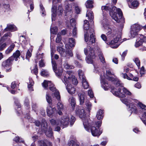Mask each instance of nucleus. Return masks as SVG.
<instances>
[{"mask_svg": "<svg viewBox=\"0 0 146 146\" xmlns=\"http://www.w3.org/2000/svg\"><path fill=\"white\" fill-rule=\"evenodd\" d=\"M31 72L36 75H37L38 72V69L36 65H35L34 69L31 70Z\"/></svg>", "mask_w": 146, "mask_h": 146, "instance_id": "obj_48", "label": "nucleus"}, {"mask_svg": "<svg viewBox=\"0 0 146 146\" xmlns=\"http://www.w3.org/2000/svg\"><path fill=\"white\" fill-rule=\"evenodd\" d=\"M86 105L89 111L90 112L91 109V104L90 102L88 101L86 102Z\"/></svg>", "mask_w": 146, "mask_h": 146, "instance_id": "obj_45", "label": "nucleus"}, {"mask_svg": "<svg viewBox=\"0 0 146 146\" xmlns=\"http://www.w3.org/2000/svg\"><path fill=\"white\" fill-rule=\"evenodd\" d=\"M108 37L113 38L118 36L117 32L114 30L110 29L106 34Z\"/></svg>", "mask_w": 146, "mask_h": 146, "instance_id": "obj_21", "label": "nucleus"}, {"mask_svg": "<svg viewBox=\"0 0 146 146\" xmlns=\"http://www.w3.org/2000/svg\"><path fill=\"white\" fill-rule=\"evenodd\" d=\"M101 121H98L94 124L93 122L89 121V129L90 130L88 132H91L92 135L94 136H99L102 133V131L100 129L98 131V129L101 126L102 124Z\"/></svg>", "mask_w": 146, "mask_h": 146, "instance_id": "obj_7", "label": "nucleus"}, {"mask_svg": "<svg viewBox=\"0 0 146 146\" xmlns=\"http://www.w3.org/2000/svg\"><path fill=\"white\" fill-rule=\"evenodd\" d=\"M13 58L12 57H10L6 61L3 62L2 64L3 66L5 68L11 66L13 60Z\"/></svg>", "mask_w": 146, "mask_h": 146, "instance_id": "obj_20", "label": "nucleus"}, {"mask_svg": "<svg viewBox=\"0 0 146 146\" xmlns=\"http://www.w3.org/2000/svg\"><path fill=\"white\" fill-rule=\"evenodd\" d=\"M20 40L21 42V43L23 45H27V43L26 41L25 37V36L22 35L20 37Z\"/></svg>", "mask_w": 146, "mask_h": 146, "instance_id": "obj_35", "label": "nucleus"}, {"mask_svg": "<svg viewBox=\"0 0 146 146\" xmlns=\"http://www.w3.org/2000/svg\"><path fill=\"white\" fill-rule=\"evenodd\" d=\"M33 47L31 46L30 48L28 50L26 54V58L27 59H29L31 56V52H32Z\"/></svg>", "mask_w": 146, "mask_h": 146, "instance_id": "obj_33", "label": "nucleus"}, {"mask_svg": "<svg viewBox=\"0 0 146 146\" xmlns=\"http://www.w3.org/2000/svg\"><path fill=\"white\" fill-rule=\"evenodd\" d=\"M127 51L125 50L122 53L121 56L122 57V59L123 60L124 59V58L125 56H126L127 53Z\"/></svg>", "mask_w": 146, "mask_h": 146, "instance_id": "obj_63", "label": "nucleus"}, {"mask_svg": "<svg viewBox=\"0 0 146 146\" xmlns=\"http://www.w3.org/2000/svg\"><path fill=\"white\" fill-rule=\"evenodd\" d=\"M25 117L29 119L31 122L34 123L36 126L38 127L41 125L42 131L45 133L46 136L52 139H53V133L52 131V128L49 127L48 129H47V123L45 120H42V123L41 124L40 122L38 120L35 121L34 122L32 120L33 119L29 116V113H27Z\"/></svg>", "mask_w": 146, "mask_h": 146, "instance_id": "obj_3", "label": "nucleus"}, {"mask_svg": "<svg viewBox=\"0 0 146 146\" xmlns=\"http://www.w3.org/2000/svg\"><path fill=\"white\" fill-rule=\"evenodd\" d=\"M121 89L120 88L118 89V91H116V89L115 88H112L111 91L112 94L116 96L119 97L123 98L125 97V94L121 92Z\"/></svg>", "mask_w": 146, "mask_h": 146, "instance_id": "obj_18", "label": "nucleus"}, {"mask_svg": "<svg viewBox=\"0 0 146 146\" xmlns=\"http://www.w3.org/2000/svg\"><path fill=\"white\" fill-rule=\"evenodd\" d=\"M42 84V86L45 89H47L48 87H49V89L53 93L52 94V96L54 94L58 100L60 99V97L59 91L54 86L51 81L44 80Z\"/></svg>", "mask_w": 146, "mask_h": 146, "instance_id": "obj_8", "label": "nucleus"}, {"mask_svg": "<svg viewBox=\"0 0 146 146\" xmlns=\"http://www.w3.org/2000/svg\"><path fill=\"white\" fill-rule=\"evenodd\" d=\"M15 46V45L14 44H13L10 45L5 51V53L7 54H8L11 52L14 49Z\"/></svg>", "mask_w": 146, "mask_h": 146, "instance_id": "obj_36", "label": "nucleus"}, {"mask_svg": "<svg viewBox=\"0 0 146 146\" xmlns=\"http://www.w3.org/2000/svg\"><path fill=\"white\" fill-rule=\"evenodd\" d=\"M143 27L138 24H135L132 25L131 27L130 34L131 37L134 38L138 35V32L142 29Z\"/></svg>", "mask_w": 146, "mask_h": 146, "instance_id": "obj_13", "label": "nucleus"}, {"mask_svg": "<svg viewBox=\"0 0 146 146\" xmlns=\"http://www.w3.org/2000/svg\"><path fill=\"white\" fill-rule=\"evenodd\" d=\"M69 100L70 102V104L72 108L75 107L76 104L75 99L72 97L70 98Z\"/></svg>", "mask_w": 146, "mask_h": 146, "instance_id": "obj_38", "label": "nucleus"}, {"mask_svg": "<svg viewBox=\"0 0 146 146\" xmlns=\"http://www.w3.org/2000/svg\"><path fill=\"white\" fill-rule=\"evenodd\" d=\"M57 51L60 54L64 51V49H63L61 47H58L57 48Z\"/></svg>", "mask_w": 146, "mask_h": 146, "instance_id": "obj_56", "label": "nucleus"}, {"mask_svg": "<svg viewBox=\"0 0 146 146\" xmlns=\"http://www.w3.org/2000/svg\"><path fill=\"white\" fill-rule=\"evenodd\" d=\"M75 9L76 13L77 14L79 13L81 11L80 9L78 6H75Z\"/></svg>", "mask_w": 146, "mask_h": 146, "instance_id": "obj_59", "label": "nucleus"}, {"mask_svg": "<svg viewBox=\"0 0 146 146\" xmlns=\"http://www.w3.org/2000/svg\"><path fill=\"white\" fill-rule=\"evenodd\" d=\"M78 75L80 78L82 80V84L83 87L84 89H87L89 86L88 82L86 81V77L84 73L81 70H78Z\"/></svg>", "mask_w": 146, "mask_h": 146, "instance_id": "obj_14", "label": "nucleus"}, {"mask_svg": "<svg viewBox=\"0 0 146 146\" xmlns=\"http://www.w3.org/2000/svg\"><path fill=\"white\" fill-rule=\"evenodd\" d=\"M143 40L141 38H138L136 40L135 46L136 47H138L141 46L142 44Z\"/></svg>", "mask_w": 146, "mask_h": 146, "instance_id": "obj_31", "label": "nucleus"}, {"mask_svg": "<svg viewBox=\"0 0 146 146\" xmlns=\"http://www.w3.org/2000/svg\"><path fill=\"white\" fill-rule=\"evenodd\" d=\"M143 27L138 24H135L132 25L131 27L130 34L131 37L134 38L138 35V32L142 29Z\"/></svg>", "mask_w": 146, "mask_h": 146, "instance_id": "obj_12", "label": "nucleus"}, {"mask_svg": "<svg viewBox=\"0 0 146 146\" xmlns=\"http://www.w3.org/2000/svg\"><path fill=\"white\" fill-rule=\"evenodd\" d=\"M89 23L88 21L86 20H85L84 21V37L85 40L86 42H87L88 41L89 35L87 31L89 28Z\"/></svg>", "mask_w": 146, "mask_h": 146, "instance_id": "obj_16", "label": "nucleus"}, {"mask_svg": "<svg viewBox=\"0 0 146 146\" xmlns=\"http://www.w3.org/2000/svg\"><path fill=\"white\" fill-rule=\"evenodd\" d=\"M102 10L103 11H110L111 10V8L108 6H102L101 8Z\"/></svg>", "mask_w": 146, "mask_h": 146, "instance_id": "obj_57", "label": "nucleus"}, {"mask_svg": "<svg viewBox=\"0 0 146 146\" xmlns=\"http://www.w3.org/2000/svg\"><path fill=\"white\" fill-rule=\"evenodd\" d=\"M63 65L64 68L66 69H72L74 68L73 66L69 65L67 62H66L64 63Z\"/></svg>", "mask_w": 146, "mask_h": 146, "instance_id": "obj_40", "label": "nucleus"}, {"mask_svg": "<svg viewBox=\"0 0 146 146\" xmlns=\"http://www.w3.org/2000/svg\"><path fill=\"white\" fill-rule=\"evenodd\" d=\"M133 60L137 66L138 68H140V62L139 59L137 58H135Z\"/></svg>", "mask_w": 146, "mask_h": 146, "instance_id": "obj_43", "label": "nucleus"}, {"mask_svg": "<svg viewBox=\"0 0 146 146\" xmlns=\"http://www.w3.org/2000/svg\"><path fill=\"white\" fill-rule=\"evenodd\" d=\"M69 45L71 47H74L75 44L74 40L73 38H70L69 39Z\"/></svg>", "mask_w": 146, "mask_h": 146, "instance_id": "obj_39", "label": "nucleus"}, {"mask_svg": "<svg viewBox=\"0 0 146 146\" xmlns=\"http://www.w3.org/2000/svg\"><path fill=\"white\" fill-rule=\"evenodd\" d=\"M65 9V11L66 13V15L67 16L71 15L72 9V5L70 4L67 5L66 6Z\"/></svg>", "mask_w": 146, "mask_h": 146, "instance_id": "obj_23", "label": "nucleus"}, {"mask_svg": "<svg viewBox=\"0 0 146 146\" xmlns=\"http://www.w3.org/2000/svg\"><path fill=\"white\" fill-rule=\"evenodd\" d=\"M119 39V36H117V37H115L113 40H111L107 44H109L111 48H116L119 45L118 43Z\"/></svg>", "mask_w": 146, "mask_h": 146, "instance_id": "obj_15", "label": "nucleus"}, {"mask_svg": "<svg viewBox=\"0 0 146 146\" xmlns=\"http://www.w3.org/2000/svg\"><path fill=\"white\" fill-rule=\"evenodd\" d=\"M66 85V89L70 94H72L75 93V89L74 87H72L71 85L70 84H67V85Z\"/></svg>", "mask_w": 146, "mask_h": 146, "instance_id": "obj_24", "label": "nucleus"}, {"mask_svg": "<svg viewBox=\"0 0 146 146\" xmlns=\"http://www.w3.org/2000/svg\"><path fill=\"white\" fill-rule=\"evenodd\" d=\"M72 72L69 71H67L65 75L64 76V81L62 80L63 82L64 83L65 85L67 84H70V83L71 81L72 80V84L75 85H76L78 81L77 79L74 76H72Z\"/></svg>", "mask_w": 146, "mask_h": 146, "instance_id": "obj_10", "label": "nucleus"}, {"mask_svg": "<svg viewBox=\"0 0 146 146\" xmlns=\"http://www.w3.org/2000/svg\"><path fill=\"white\" fill-rule=\"evenodd\" d=\"M75 119L74 116L70 114H68L63 116L59 120H55L52 119L50 120V121L53 126L60 125V126L66 127L68 125L69 122L70 125L72 126Z\"/></svg>", "mask_w": 146, "mask_h": 146, "instance_id": "obj_2", "label": "nucleus"}, {"mask_svg": "<svg viewBox=\"0 0 146 146\" xmlns=\"http://www.w3.org/2000/svg\"><path fill=\"white\" fill-rule=\"evenodd\" d=\"M145 71L144 66H143L141 68L140 71V73L141 75V76H142L143 75L145 74Z\"/></svg>", "mask_w": 146, "mask_h": 146, "instance_id": "obj_54", "label": "nucleus"}, {"mask_svg": "<svg viewBox=\"0 0 146 146\" xmlns=\"http://www.w3.org/2000/svg\"><path fill=\"white\" fill-rule=\"evenodd\" d=\"M90 33L91 34L89 38V41L88 43V45L87 47L84 49V53L86 55H88L86 58V60L87 63L92 64L93 63V59L96 57L94 50L92 48H91L89 45L94 43L96 42V38L94 34V30L93 28L90 29Z\"/></svg>", "mask_w": 146, "mask_h": 146, "instance_id": "obj_1", "label": "nucleus"}, {"mask_svg": "<svg viewBox=\"0 0 146 146\" xmlns=\"http://www.w3.org/2000/svg\"><path fill=\"white\" fill-rule=\"evenodd\" d=\"M128 3L129 4V3H131V8L133 9H135L137 8L139 6V3L138 1L136 0H133L131 2H128Z\"/></svg>", "mask_w": 146, "mask_h": 146, "instance_id": "obj_30", "label": "nucleus"}, {"mask_svg": "<svg viewBox=\"0 0 146 146\" xmlns=\"http://www.w3.org/2000/svg\"><path fill=\"white\" fill-rule=\"evenodd\" d=\"M34 82L31 78H29V82L28 83V88L29 90L30 91H33V86Z\"/></svg>", "mask_w": 146, "mask_h": 146, "instance_id": "obj_27", "label": "nucleus"}, {"mask_svg": "<svg viewBox=\"0 0 146 146\" xmlns=\"http://www.w3.org/2000/svg\"><path fill=\"white\" fill-rule=\"evenodd\" d=\"M60 55L62 59L65 58V59L69 58L70 56L72 57L73 56L72 52L71 50H67L66 52L64 51Z\"/></svg>", "mask_w": 146, "mask_h": 146, "instance_id": "obj_19", "label": "nucleus"}, {"mask_svg": "<svg viewBox=\"0 0 146 146\" xmlns=\"http://www.w3.org/2000/svg\"><path fill=\"white\" fill-rule=\"evenodd\" d=\"M3 6L4 8L5 9V11L9 10L10 6L9 4H5L3 5Z\"/></svg>", "mask_w": 146, "mask_h": 146, "instance_id": "obj_64", "label": "nucleus"}, {"mask_svg": "<svg viewBox=\"0 0 146 146\" xmlns=\"http://www.w3.org/2000/svg\"><path fill=\"white\" fill-rule=\"evenodd\" d=\"M79 99L80 102V104L82 105L84 103V96L82 94L79 93L78 94Z\"/></svg>", "mask_w": 146, "mask_h": 146, "instance_id": "obj_37", "label": "nucleus"}, {"mask_svg": "<svg viewBox=\"0 0 146 146\" xmlns=\"http://www.w3.org/2000/svg\"><path fill=\"white\" fill-rule=\"evenodd\" d=\"M61 40V37L60 35L59 34H57V37L56 40V43L60 42Z\"/></svg>", "mask_w": 146, "mask_h": 146, "instance_id": "obj_53", "label": "nucleus"}, {"mask_svg": "<svg viewBox=\"0 0 146 146\" xmlns=\"http://www.w3.org/2000/svg\"><path fill=\"white\" fill-rule=\"evenodd\" d=\"M40 74L43 76H47L49 75L48 72L46 70L42 69L40 72Z\"/></svg>", "mask_w": 146, "mask_h": 146, "instance_id": "obj_42", "label": "nucleus"}, {"mask_svg": "<svg viewBox=\"0 0 146 146\" xmlns=\"http://www.w3.org/2000/svg\"><path fill=\"white\" fill-rule=\"evenodd\" d=\"M103 110L101 109L99 110L97 112L96 117L98 119L100 120L102 119L103 117Z\"/></svg>", "mask_w": 146, "mask_h": 146, "instance_id": "obj_28", "label": "nucleus"}, {"mask_svg": "<svg viewBox=\"0 0 146 146\" xmlns=\"http://www.w3.org/2000/svg\"><path fill=\"white\" fill-rule=\"evenodd\" d=\"M11 36V34L10 33H5L0 40V44H1L7 38V37L8 36L10 37Z\"/></svg>", "mask_w": 146, "mask_h": 146, "instance_id": "obj_26", "label": "nucleus"}, {"mask_svg": "<svg viewBox=\"0 0 146 146\" xmlns=\"http://www.w3.org/2000/svg\"><path fill=\"white\" fill-rule=\"evenodd\" d=\"M69 146H79V145L76 141L73 140H71L68 143Z\"/></svg>", "mask_w": 146, "mask_h": 146, "instance_id": "obj_41", "label": "nucleus"}, {"mask_svg": "<svg viewBox=\"0 0 146 146\" xmlns=\"http://www.w3.org/2000/svg\"><path fill=\"white\" fill-rule=\"evenodd\" d=\"M24 104L25 106H26L28 108L29 106V102L28 98H26L24 101Z\"/></svg>", "mask_w": 146, "mask_h": 146, "instance_id": "obj_58", "label": "nucleus"}, {"mask_svg": "<svg viewBox=\"0 0 146 146\" xmlns=\"http://www.w3.org/2000/svg\"><path fill=\"white\" fill-rule=\"evenodd\" d=\"M60 99L59 100H58L59 101L57 103V108H58L59 110H61L63 109V105L62 104L61 102L60 101Z\"/></svg>", "mask_w": 146, "mask_h": 146, "instance_id": "obj_50", "label": "nucleus"}, {"mask_svg": "<svg viewBox=\"0 0 146 146\" xmlns=\"http://www.w3.org/2000/svg\"><path fill=\"white\" fill-rule=\"evenodd\" d=\"M93 1L92 0H88L85 3V5L87 8H91L93 7Z\"/></svg>", "mask_w": 146, "mask_h": 146, "instance_id": "obj_34", "label": "nucleus"}, {"mask_svg": "<svg viewBox=\"0 0 146 146\" xmlns=\"http://www.w3.org/2000/svg\"><path fill=\"white\" fill-rule=\"evenodd\" d=\"M123 91L126 95H130L131 94V92L125 88H123Z\"/></svg>", "mask_w": 146, "mask_h": 146, "instance_id": "obj_52", "label": "nucleus"}, {"mask_svg": "<svg viewBox=\"0 0 146 146\" xmlns=\"http://www.w3.org/2000/svg\"><path fill=\"white\" fill-rule=\"evenodd\" d=\"M88 94L90 98H92L94 96L93 92L91 89L89 90L88 91Z\"/></svg>", "mask_w": 146, "mask_h": 146, "instance_id": "obj_51", "label": "nucleus"}, {"mask_svg": "<svg viewBox=\"0 0 146 146\" xmlns=\"http://www.w3.org/2000/svg\"><path fill=\"white\" fill-rule=\"evenodd\" d=\"M76 113L82 119L85 129L87 131H89V121L90 119L87 117L84 110V109L79 110H77Z\"/></svg>", "mask_w": 146, "mask_h": 146, "instance_id": "obj_9", "label": "nucleus"}, {"mask_svg": "<svg viewBox=\"0 0 146 146\" xmlns=\"http://www.w3.org/2000/svg\"><path fill=\"white\" fill-rule=\"evenodd\" d=\"M39 66L40 67H44L45 66V64L43 60L41 59L39 62Z\"/></svg>", "mask_w": 146, "mask_h": 146, "instance_id": "obj_62", "label": "nucleus"}, {"mask_svg": "<svg viewBox=\"0 0 146 146\" xmlns=\"http://www.w3.org/2000/svg\"><path fill=\"white\" fill-rule=\"evenodd\" d=\"M6 44L3 43L2 44H0V51L3 50L6 47Z\"/></svg>", "mask_w": 146, "mask_h": 146, "instance_id": "obj_61", "label": "nucleus"}, {"mask_svg": "<svg viewBox=\"0 0 146 146\" xmlns=\"http://www.w3.org/2000/svg\"><path fill=\"white\" fill-rule=\"evenodd\" d=\"M121 76L124 79H127L128 80H132V79H131L127 75L126 73H121Z\"/></svg>", "mask_w": 146, "mask_h": 146, "instance_id": "obj_46", "label": "nucleus"}, {"mask_svg": "<svg viewBox=\"0 0 146 146\" xmlns=\"http://www.w3.org/2000/svg\"><path fill=\"white\" fill-rule=\"evenodd\" d=\"M110 16L116 22H121L122 23L125 22L123 16L122 12L119 8H117L116 7L113 6L109 12Z\"/></svg>", "mask_w": 146, "mask_h": 146, "instance_id": "obj_6", "label": "nucleus"}, {"mask_svg": "<svg viewBox=\"0 0 146 146\" xmlns=\"http://www.w3.org/2000/svg\"><path fill=\"white\" fill-rule=\"evenodd\" d=\"M98 55L101 61L104 64H106V63L105 58L102 52H101L100 51L98 53Z\"/></svg>", "mask_w": 146, "mask_h": 146, "instance_id": "obj_32", "label": "nucleus"}, {"mask_svg": "<svg viewBox=\"0 0 146 146\" xmlns=\"http://www.w3.org/2000/svg\"><path fill=\"white\" fill-rule=\"evenodd\" d=\"M52 66L54 72L55 73L56 75L58 77H60L62 75V68L57 69V64L54 61H52Z\"/></svg>", "mask_w": 146, "mask_h": 146, "instance_id": "obj_17", "label": "nucleus"}, {"mask_svg": "<svg viewBox=\"0 0 146 146\" xmlns=\"http://www.w3.org/2000/svg\"><path fill=\"white\" fill-rule=\"evenodd\" d=\"M46 99L47 102L50 105L48 106L46 110L47 115L49 117L52 118L54 116L55 113H56V110L54 108H52L50 106L51 104L52 98L48 92H47L46 94Z\"/></svg>", "mask_w": 146, "mask_h": 146, "instance_id": "obj_11", "label": "nucleus"}, {"mask_svg": "<svg viewBox=\"0 0 146 146\" xmlns=\"http://www.w3.org/2000/svg\"><path fill=\"white\" fill-rule=\"evenodd\" d=\"M86 17H88V19H89L90 22L93 23V20L94 19V15L92 12L91 11H87L86 14Z\"/></svg>", "mask_w": 146, "mask_h": 146, "instance_id": "obj_25", "label": "nucleus"}, {"mask_svg": "<svg viewBox=\"0 0 146 146\" xmlns=\"http://www.w3.org/2000/svg\"><path fill=\"white\" fill-rule=\"evenodd\" d=\"M111 70L112 69L111 68L107 69L106 75H103V76L101 74L100 75L102 86L105 90H108L110 88L106 80L108 79L112 81H114L115 79L113 77V76H114V74L111 72Z\"/></svg>", "mask_w": 146, "mask_h": 146, "instance_id": "obj_5", "label": "nucleus"}, {"mask_svg": "<svg viewBox=\"0 0 146 146\" xmlns=\"http://www.w3.org/2000/svg\"><path fill=\"white\" fill-rule=\"evenodd\" d=\"M77 29L76 27H75L73 30L72 34L74 37H76L77 35Z\"/></svg>", "mask_w": 146, "mask_h": 146, "instance_id": "obj_60", "label": "nucleus"}, {"mask_svg": "<svg viewBox=\"0 0 146 146\" xmlns=\"http://www.w3.org/2000/svg\"><path fill=\"white\" fill-rule=\"evenodd\" d=\"M20 55V52L19 50H17L16 52L13 54V56L11 57H12L13 60L14 59L15 61L18 60V58H19Z\"/></svg>", "mask_w": 146, "mask_h": 146, "instance_id": "obj_29", "label": "nucleus"}, {"mask_svg": "<svg viewBox=\"0 0 146 146\" xmlns=\"http://www.w3.org/2000/svg\"><path fill=\"white\" fill-rule=\"evenodd\" d=\"M57 28L56 27L50 28V32L53 34H55L57 33Z\"/></svg>", "mask_w": 146, "mask_h": 146, "instance_id": "obj_44", "label": "nucleus"}, {"mask_svg": "<svg viewBox=\"0 0 146 146\" xmlns=\"http://www.w3.org/2000/svg\"><path fill=\"white\" fill-rule=\"evenodd\" d=\"M16 142H23L24 141L22 139H20L19 137H16L13 139Z\"/></svg>", "mask_w": 146, "mask_h": 146, "instance_id": "obj_49", "label": "nucleus"}, {"mask_svg": "<svg viewBox=\"0 0 146 146\" xmlns=\"http://www.w3.org/2000/svg\"><path fill=\"white\" fill-rule=\"evenodd\" d=\"M120 100L123 103L126 105L128 108V110L130 111L131 114L132 112L135 113H136L137 112L136 106L133 104L131 103V102L133 103L134 102H135L142 110H146V106L136 100L131 99V100H129L126 98H121Z\"/></svg>", "mask_w": 146, "mask_h": 146, "instance_id": "obj_4", "label": "nucleus"}, {"mask_svg": "<svg viewBox=\"0 0 146 146\" xmlns=\"http://www.w3.org/2000/svg\"><path fill=\"white\" fill-rule=\"evenodd\" d=\"M17 30V27L13 25L7 24V27L4 29L5 32L7 31H14Z\"/></svg>", "mask_w": 146, "mask_h": 146, "instance_id": "obj_22", "label": "nucleus"}, {"mask_svg": "<svg viewBox=\"0 0 146 146\" xmlns=\"http://www.w3.org/2000/svg\"><path fill=\"white\" fill-rule=\"evenodd\" d=\"M15 100V103L16 106H17L18 108H19L21 107V105L20 103L18 101L17 99L16 98H14Z\"/></svg>", "mask_w": 146, "mask_h": 146, "instance_id": "obj_55", "label": "nucleus"}, {"mask_svg": "<svg viewBox=\"0 0 146 146\" xmlns=\"http://www.w3.org/2000/svg\"><path fill=\"white\" fill-rule=\"evenodd\" d=\"M40 9L41 10L40 11L41 13H42V15L43 16L45 15L46 12L44 10V7H43V5L42 4H40Z\"/></svg>", "mask_w": 146, "mask_h": 146, "instance_id": "obj_47", "label": "nucleus"}]
</instances>
